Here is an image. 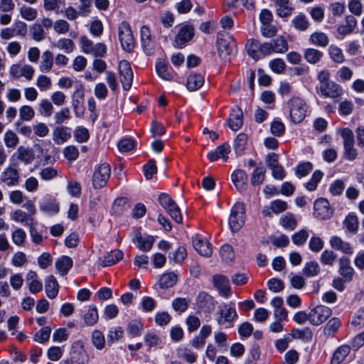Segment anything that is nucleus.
I'll use <instances>...</instances> for the list:
<instances>
[{
	"label": "nucleus",
	"instance_id": "nucleus-1",
	"mask_svg": "<svg viewBox=\"0 0 364 364\" xmlns=\"http://www.w3.org/2000/svg\"><path fill=\"white\" fill-rule=\"evenodd\" d=\"M217 44L218 55L223 60L229 61L236 54V43L233 37L229 34L220 33Z\"/></svg>",
	"mask_w": 364,
	"mask_h": 364
},
{
	"label": "nucleus",
	"instance_id": "nucleus-2",
	"mask_svg": "<svg viewBox=\"0 0 364 364\" xmlns=\"http://www.w3.org/2000/svg\"><path fill=\"white\" fill-rule=\"evenodd\" d=\"M288 105L291 120L296 124L302 122L307 112V106L304 100L299 97H293L289 101Z\"/></svg>",
	"mask_w": 364,
	"mask_h": 364
},
{
	"label": "nucleus",
	"instance_id": "nucleus-3",
	"mask_svg": "<svg viewBox=\"0 0 364 364\" xmlns=\"http://www.w3.org/2000/svg\"><path fill=\"white\" fill-rule=\"evenodd\" d=\"M216 314L218 324L220 326H225L226 328L232 327L234 321L237 318L235 308L227 304L219 306Z\"/></svg>",
	"mask_w": 364,
	"mask_h": 364
},
{
	"label": "nucleus",
	"instance_id": "nucleus-4",
	"mask_svg": "<svg viewBox=\"0 0 364 364\" xmlns=\"http://www.w3.org/2000/svg\"><path fill=\"white\" fill-rule=\"evenodd\" d=\"M118 36L122 48L130 53L135 46V41L130 25L126 22H122L118 26Z\"/></svg>",
	"mask_w": 364,
	"mask_h": 364
},
{
	"label": "nucleus",
	"instance_id": "nucleus-5",
	"mask_svg": "<svg viewBox=\"0 0 364 364\" xmlns=\"http://www.w3.org/2000/svg\"><path fill=\"white\" fill-rule=\"evenodd\" d=\"M245 205L237 202L232 208L229 218V225L232 232H238L245 223Z\"/></svg>",
	"mask_w": 364,
	"mask_h": 364
},
{
	"label": "nucleus",
	"instance_id": "nucleus-6",
	"mask_svg": "<svg viewBox=\"0 0 364 364\" xmlns=\"http://www.w3.org/2000/svg\"><path fill=\"white\" fill-rule=\"evenodd\" d=\"M159 202L176 223H182L183 218L180 208L168 194L161 193L159 196Z\"/></svg>",
	"mask_w": 364,
	"mask_h": 364
},
{
	"label": "nucleus",
	"instance_id": "nucleus-7",
	"mask_svg": "<svg viewBox=\"0 0 364 364\" xmlns=\"http://www.w3.org/2000/svg\"><path fill=\"white\" fill-rule=\"evenodd\" d=\"M82 51L85 54H91L95 57H103L107 52L106 46L101 43L94 44L92 41L86 36L80 38Z\"/></svg>",
	"mask_w": 364,
	"mask_h": 364
},
{
	"label": "nucleus",
	"instance_id": "nucleus-8",
	"mask_svg": "<svg viewBox=\"0 0 364 364\" xmlns=\"http://www.w3.org/2000/svg\"><path fill=\"white\" fill-rule=\"evenodd\" d=\"M309 323L314 326H319L325 322L332 314L330 308L318 305L310 311Z\"/></svg>",
	"mask_w": 364,
	"mask_h": 364
},
{
	"label": "nucleus",
	"instance_id": "nucleus-9",
	"mask_svg": "<svg viewBox=\"0 0 364 364\" xmlns=\"http://www.w3.org/2000/svg\"><path fill=\"white\" fill-rule=\"evenodd\" d=\"M110 166L107 164H101L94 172L92 185L95 188H101L106 186L110 176Z\"/></svg>",
	"mask_w": 364,
	"mask_h": 364
},
{
	"label": "nucleus",
	"instance_id": "nucleus-10",
	"mask_svg": "<svg viewBox=\"0 0 364 364\" xmlns=\"http://www.w3.org/2000/svg\"><path fill=\"white\" fill-rule=\"evenodd\" d=\"M34 68L28 64L21 65L19 63H16L11 65L9 68V75L14 79H19L23 77L27 80H31L34 75Z\"/></svg>",
	"mask_w": 364,
	"mask_h": 364
},
{
	"label": "nucleus",
	"instance_id": "nucleus-11",
	"mask_svg": "<svg viewBox=\"0 0 364 364\" xmlns=\"http://www.w3.org/2000/svg\"><path fill=\"white\" fill-rule=\"evenodd\" d=\"M317 90L321 96L334 100L340 98L343 92L342 87L334 81L318 86Z\"/></svg>",
	"mask_w": 364,
	"mask_h": 364
},
{
	"label": "nucleus",
	"instance_id": "nucleus-12",
	"mask_svg": "<svg viewBox=\"0 0 364 364\" xmlns=\"http://www.w3.org/2000/svg\"><path fill=\"white\" fill-rule=\"evenodd\" d=\"M1 181L7 186H15L19 183V171L16 164H10L1 174Z\"/></svg>",
	"mask_w": 364,
	"mask_h": 364
},
{
	"label": "nucleus",
	"instance_id": "nucleus-13",
	"mask_svg": "<svg viewBox=\"0 0 364 364\" xmlns=\"http://www.w3.org/2000/svg\"><path fill=\"white\" fill-rule=\"evenodd\" d=\"M119 74L124 90H129L133 80V73L128 61L121 60L119 62Z\"/></svg>",
	"mask_w": 364,
	"mask_h": 364
},
{
	"label": "nucleus",
	"instance_id": "nucleus-14",
	"mask_svg": "<svg viewBox=\"0 0 364 364\" xmlns=\"http://www.w3.org/2000/svg\"><path fill=\"white\" fill-rule=\"evenodd\" d=\"M71 360L76 364H86L89 362V355L84 348L82 342L77 341L72 345Z\"/></svg>",
	"mask_w": 364,
	"mask_h": 364
},
{
	"label": "nucleus",
	"instance_id": "nucleus-15",
	"mask_svg": "<svg viewBox=\"0 0 364 364\" xmlns=\"http://www.w3.org/2000/svg\"><path fill=\"white\" fill-rule=\"evenodd\" d=\"M192 242L194 249L201 256L209 257L213 253L210 243L203 237L195 235L192 237Z\"/></svg>",
	"mask_w": 364,
	"mask_h": 364
},
{
	"label": "nucleus",
	"instance_id": "nucleus-16",
	"mask_svg": "<svg viewBox=\"0 0 364 364\" xmlns=\"http://www.w3.org/2000/svg\"><path fill=\"white\" fill-rule=\"evenodd\" d=\"M333 215V210L329 202L325 198H319L314 203V215L320 220L329 219Z\"/></svg>",
	"mask_w": 364,
	"mask_h": 364
},
{
	"label": "nucleus",
	"instance_id": "nucleus-17",
	"mask_svg": "<svg viewBox=\"0 0 364 364\" xmlns=\"http://www.w3.org/2000/svg\"><path fill=\"white\" fill-rule=\"evenodd\" d=\"M194 36V28L191 25H183L181 27L174 40V46L181 48Z\"/></svg>",
	"mask_w": 364,
	"mask_h": 364
},
{
	"label": "nucleus",
	"instance_id": "nucleus-18",
	"mask_svg": "<svg viewBox=\"0 0 364 364\" xmlns=\"http://www.w3.org/2000/svg\"><path fill=\"white\" fill-rule=\"evenodd\" d=\"M213 284L220 296L228 298L231 294L229 279L223 274H215L213 277Z\"/></svg>",
	"mask_w": 364,
	"mask_h": 364
},
{
	"label": "nucleus",
	"instance_id": "nucleus-19",
	"mask_svg": "<svg viewBox=\"0 0 364 364\" xmlns=\"http://www.w3.org/2000/svg\"><path fill=\"white\" fill-rule=\"evenodd\" d=\"M196 305L199 309L210 313L215 308V302L213 298L206 292H200L196 299Z\"/></svg>",
	"mask_w": 364,
	"mask_h": 364
},
{
	"label": "nucleus",
	"instance_id": "nucleus-20",
	"mask_svg": "<svg viewBox=\"0 0 364 364\" xmlns=\"http://www.w3.org/2000/svg\"><path fill=\"white\" fill-rule=\"evenodd\" d=\"M27 32L26 25L25 23H20L17 26V29L11 27H6L1 30L0 38L1 40L7 41L14 36H24Z\"/></svg>",
	"mask_w": 364,
	"mask_h": 364
},
{
	"label": "nucleus",
	"instance_id": "nucleus-21",
	"mask_svg": "<svg viewBox=\"0 0 364 364\" xmlns=\"http://www.w3.org/2000/svg\"><path fill=\"white\" fill-rule=\"evenodd\" d=\"M231 179L235 186L239 191H244L247 187V175L241 170L237 169L233 171Z\"/></svg>",
	"mask_w": 364,
	"mask_h": 364
},
{
	"label": "nucleus",
	"instance_id": "nucleus-22",
	"mask_svg": "<svg viewBox=\"0 0 364 364\" xmlns=\"http://www.w3.org/2000/svg\"><path fill=\"white\" fill-rule=\"evenodd\" d=\"M134 243H136L137 247L144 252L149 251L154 244V239L152 236L143 237L140 232H136L132 239Z\"/></svg>",
	"mask_w": 364,
	"mask_h": 364
},
{
	"label": "nucleus",
	"instance_id": "nucleus-23",
	"mask_svg": "<svg viewBox=\"0 0 364 364\" xmlns=\"http://www.w3.org/2000/svg\"><path fill=\"white\" fill-rule=\"evenodd\" d=\"M329 242L331 247L336 250H339L345 254L349 255H351L353 252V249L350 244L343 241L340 237H331Z\"/></svg>",
	"mask_w": 364,
	"mask_h": 364
},
{
	"label": "nucleus",
	"instance_id": "nucleus-24",
	"mask_svg": "<svg viewBox=\"0 0 364 364\" xmlns=\"http://www.w3.org/2000/svg\"><path fill=\"white\" fill-rule=\"evenodd\" d=\"M71 137L70 129L67 127H57L53 132V139L57 144H62Z\"/></svg>",
	"mask_w": 364,
	"mask_h": 364
},
{
	"label": "nucleus",
	"instance_id": "nucleus-25",
	"mask_svg": "<svg viewBox=\"0 0 364 364\" xmlns=\"http://www.w3.org/2000/svg\"><path fill=\"white\" fill-rule=\"evenodd\" d=\"M59 285L53 275L48 276L45 279V290L48 298L53 299L58 294Z\"/></svg>",
	"mask_w": 364,
	"mask_h": 364
},
{
	"label": "nucleus",
	"instance_id": "nucleus-26",
	"mask_svg": "<svg viewBox=\"0 0 364 364\" xmlns=\"http://www.w3.org/2000/svg\"><path fill=\"white\" fill-rule=\"evenodd\" d=\"M26 281L31 293L36 294L43 289L42 283L38 279L36 272L31 270L29 271L27 273Z\"/></svg>",
	"mask_w": 364,
	"mask_h": 364
},
{
	"label": "nucleus",
	"instance_id": "nucleus-27",
	"mask_svg": "<svg viewBox=\"0 0 364 364\" xmlns=\"http://www.w3.org/2000/svg\"><path fill=\"white\" fill-rule=\"evenodd\" d=\"M84 100V91L80 87H78L73 95L72 105L77 116L83 113L82 103Z\"/></svg>",
	"mask_w": 364,
	"mask_h": 364
},
{
	"label": "nucleus",
	"instance_id": "nucleus-28",
	"mask_svg": "<svg viewBox=\"0 0 364 364\" xmlns=\"http://www.w3.org/2000/svg\"><path fill=\"white\" fill-rule=\"evenodd\" d=\"M350 263V259L346 257H342L339 259V272L345 278L346 282L350 281L354 273Z\"/></svg>",
	"mask_w": 364,
	"mask_h": 364
},
{
	"label": "nucleus",
	"instance_id": "nucleus-29",
	"mask_svg": "<svg viewBox=\"0 0 364 364\" xmlns=\"http://www.w3.org/2000/svg\"><path fill=\"white\" fill-rule=\"evenodd\" d=\"M341 323L338 318H331L323 326V333L326 338L333 337L341 327Z\"/></svg>",
	"mask_w": 364,
	"mask_h": 364
},
{
	"label": "nucleus",
	"instance_id": "nucleus-30",
	"mask_svg": "<svg viewBox=\"0 0 364 364\" xmlns=\"http://www.w3.org/2000/svg\"><path fill=\"white\" fill-rule=\"evenodd\" d=\"M204 84V77L198 73L189 75L186 82V87L190 91H196L200 88Z\"/></svg>",
	"mask_w": 364,
	"mask_h": 364
},
{
	"label": "nucleus",
	"instance_id": "nucleus-31",
	"mask_svg": "<svg viewBox=\"0 0 364 364\" xmlns=\"http://www.w3.org/2000/svg\"><path fill=\"white\" fill-rule=\"evenodd\" d=\"M309 42L314 46L325 48L329 43V38L323 32L316 31L311 34Z\"/></svg>",
	"mask_w": 364,
	"mask_h": 364
},
{
	"label": "nucleus",
	"instance_id": "nucleus-32",
	"mask_svg": "<svg viewBox=\"0 0 364 364\" xmlns=\"http://www.w3.org/2000/svg\"><path fill=\"white\" fill-rule=\"evenodd\" d=\"M246 50L248 55L255 60L261 58V43L255 39H250L246 43Z\"/></svg>",
	"mask_w": 364,
	"mask_h": 364
},
{
	"label": "nucleus",
	"instance_id": "nucleus-33",
	"mask_svg": "<svg viewBox=\"0 0 364 364\" xmlns=\"http://www.w3.org/2000/svg\"><path fill=\"white\" fill-rule=\"evenodd\" d=\"M53 65V55L50 50L43 53L41 60L39 65V70L41 73H48Z\"/></svg>",
	"mask_w": 364,
	"mask_h": 364
},
{
	"label": "nucleus",
	"instance_id": "nucleus-34",
	"mask_svg": "<svg viewBox=\"0 0 364 364\" xmlns=\"http://www.w3.org/2000/svg\"><path fill=\"white\" fill-rule=\"evenodd\" d=\"M129 208V204L127 198H117L112 204L111 212L115 215H121Z\"/></svg>",
	"mask_w": 364,
	"mask_h": 364
},
{
	"label": "nucleus",
	"instance_id": "nucleus-35",
	"mask_svg": "<svg viewBox=\"0 0 364 364\" xmlns=\"http://www.w3.org/2000/svg\"><path fill=\"white\" fill-rule=\"evenodd\" d=\"M122 251L119 250H112L105 256L103 260L101 261L100 264L103 267H109L122 259Z\"/></svg>",
	"mask_w": 364,
	"mask_h": 364
},
{
	"label": "nucleus",
	"instance_id": "nucleus-36",
	"mask_svg": "<svg viewBox=\"0 0 364 364\" xmlns=\"http://www.w3.org/2000/svg\"><path fill=\"white\" fill-rule=\"evenodd\" d=\"M323 55V52L313 48H306L304 51V58L310 64L318 63Z\"/></svg>",
	"mask_w": 364,
	"mask_h": 364
},
{
	"label": "nucleus",
	"instance_id": "nucleus-37",
	"mask_svg": "<svg viewBox=\"0 0 364 364\" xmlns=\"http://www.w3.org/2000/svg\"><path fill=\"white\" fill-rule=\"evenodd\" d=\"M73 266V260L68 256H63L55 262V267L61 276L67 274Z\"/></svg>",
	"mask_w": 364,
	"mask_h": 364
},
{
	"label": "nucleus",
	"instance_id": "nucleus-38",
	"mask_svg": "<svg viewBox=\"0 0 364 364\" xmlns=\"http://www.w3.org/2000/svg\"><path fill=\"white\" fill-rule=\"evenodd\" d=\"M269 43H271L273 52L276 53H284L289 48L287 41L283 36H278L271 40Z\"/></svg>",
	"mask_w": 364,
	"mask_h": 364
},
{
	"label": "nucleus",
	"instance_id": "nucleus-39",
	"mask_svg": "<svg viewBox=\"0 0 364 364\" xmlns=\"http://www.w3.org/2000/svg\"><path fill=\"white\" fill-rule=\"evenodd\" d=\"M328 53L332 61L341 64L345 62V55L339 47L336 45H331L328 48Z\"/></svg>",
	"mask_w": 364,
	"mask_h": 364
},
{
	"label": "nucleus",
	"instance_id": "nucleus-40",
	"mask_svg": "<svg viewBox=\"0 0 364 364\" xmlns=\"http://www.w3.org/2000/svg\"><path fill=\"white\" fill-rule=\"evenodd\" d=\"M177 275L173 272H168L161 276L159 284L161 289H168L172 287L176 283Z\"/></svg>",
	"mask_w": 364,
	"mask_h": 364
},
{
	"label": "nucleus",
	"instance_id": "nucleus-41",
	"mask_svg": "<svg viewBox=\"0 0 364 364\" xmlns=\"http://www.w3.org/2000/svg\"><path fill=\"white\" fill-rule=\"evenodd\" d=\"M17 158L26 164L31 163L34 159V154L31 149L19 146L16 152Z\"/></svg>",
	"mask_w": 364,
	"mask_h": 364
},
{
	"label": "nucleus",
	"instance_id": "nucleus-42",
	"mask_svg": "<svg viewBox=\"0 0 364 364\" xmlns=\"http://www.w3.org/2000/svg\"><path fill=\"white\" fill-rule=\"evenodd\" d=\"M350 353L348 346H342L336 349L331 360V364H340Z\"/></svg>",
	"mask_w": 364,
	"mask_h": 364
},
{
	"label": "nucleus",
	"instance_id": "nucleus-43",
	"mask_svg": "<svg viewBox=\"0 0 364 364\" xmlns=\"http://www.w3.org/2000/svg\"><path fill=\"white\" fill-rule=\"evenodd\" d=\"M277 14L281 17H287L291 15L292 8L289 4V0H275Z\"/></svg>",
	"mask_w": 364,
	"mask_h": 364
},
{
	"label": "nucleus",
	"instance_id": "nucleus-44",
	"mask_svg": "<svg viewBox=\"0 0 364 364\" xmlns=\"http://www.w3.org/2000/svg\"><path fill=\"white\" fill-rule=\"evenodd\" d=\"M266 169L264 166H257L253 171L250 182L252 186H259L262 184L265 178Z\"/></svg>",
	"mask_w": 364,
	"mask_h": 364
},
{
	"label": "nucleus",
	"instance_id": "nucleus-45",
	"mask_svg": "<svg viewBox=\"0 0 364 364\" xmlns=\"http://www.w3.org/2000/svg\"><path fill=\"white\" fill-rule=\"evenodd\" d=\"M53 111V106L51 102L47 99L41 100L38 105V112L40 115L44 117L51 116Z\"/></svg>",
	"mask_w": 364,
	"mask_h": 364
},
{
	"label": "nucleus",
	"instance_id": "nucleus-46",
	"mask_svg": "<svg viewBox=\"0 0 364 364\" xmlns=\"http://www.w3.org/2000/svg\"><path fill=\"white\" fill-rule=\"evenodd\" d=\"M13 220L23 224L24 225H30L33 223V219L26 213L21 210H16L11 215Z\"/></svg>",
	"mask_w": 364,
	"mask_h": 364
},
{
	"label": "nucleus",
	"instance_id": "nucleus-47",
	"mask_svg": "<svg viewBox=\"0 0 364 364\" xmlns=\"http://www.w3.org/2000/svg\"><path fill=\"white\" fill-rule=\"evenodd\" d=\"M292 24L296 30L304 31L309 27V21L303 14L296 16L292 20Z\"/></svg>",
	"mask_w": 364,
	"mask_h": 364
},
{
	"label": "nucleus",
	"instance_id": "nucleus-48",
	"mask_svg": "<svg viewBox=\"0 0 364 364\" xmlns=\"http://www.w3.org/2000/svg\"><path fill=\"white\" fill-rule=\"evenodd\" d=\"M98 312L95 305H91L88 311L84 315V321L87 326H93L98 321Z\"/></svg>",
	"mask_w": 364,
	"mask_h": 364
},
{
	"label": "nucleus",
	"instance_id": "nucleus-49",
	"mask_svg": "<svg viewBox=\"0 0 364 364\" xmlns=\"http://www.w3.org/2000/svg\"><path fill=\"white\" fill-rule=\"evenodd\" d=\"M186 257V249L183 246L178 247L175 252L168 256L169 261L176 264H181Z\"/></svg>",
	"mask_w": 364,
	"mask_h": 364
},
{
	"label": "nucleus",
	"instance_id": "nucleus-50",
	"mask_svg": "<svg viewBox=\"0 0 364 364\" xmlns=\"http://www.w3.org/2000/svg\"><path fill=\"white\" fill-rule=\"evenodd\" d=\"M343 224L348 231L353 233L356 232L359 226L358 216L353 213L348 215L343 221Z\"/></svg>",
	"mask_w": 364,
	"mask_h": 364
},
{
	"label": "nucleus",
	"instance_id": "nucleus-51",
	"mask_svg": "<svg viewBox=\"0 0 364 364\" xmlns=\"http://www.w3.org/2000/svg\"><path fill=\"white\" fill-rule=\"evenodd\" d=\"M319 272L320 267L315 261L306 263L303 269V274L307 277H315L318 275Z\"/></svg>",
	"mask_w": 364,
	"mask_h": 364
},
{
	"label": "nucleus",
	"instance_id": "nucleus-52",
	"mask_svg": "<svg viewBox=\"0 0 364 364\" xmlns=\"http://www.w3.org/2000/svg\"><path fill=\"white\" fill-rule=\"evenodd\" d=\"M242 112L238 110L235 114H231L228 119V126L233 131H237L242 125Z\"/></svg>",
	"mask_w": 364,
	"mask_h": 364
},
{
	"label": "nucleus",
	"instance_id": "nucleus-53",
	"mask_svg": "<svg viewBox=\"0 0 364 364\" xmlns=\"http://www.w3.org/2000/svg\"><path fill=\"white\" fill-rule=\"evenodd\" d=\"M220 255L222 260L226 263L231 262L235 259L233 248L228 244H225L222 246Z\"/></svg>",
	"mask_w": 364,
	"mask_h": 364
},
{
	"label": "nucleus",
	"instance_id": "nucleus-54",
	"mask_svg": "<svg viewBox=\"0 0 364 364\" xmlns=\"http://www.w3.org/2000/svg\"><path fill=\"white\" fill-rule=\"evenodd\" d=\"M271 70L277 74L283 73L287 68L286 63L282 58H275L269 62Z\"/></svg>",
	"mask_w": 364,
	"mask_h": 364
},
{
	"label": "nucleus",
	"instance_id": "nucleus-55",
	"mask_svg": "<svg viewBox=\"0 0 364 364\" xmlns=\"http://www.w3.org/2000/svg\"><path fill=\"white\" fill-rule=\"evenodd\" d=\"M40 210L46 213H57L59 207L51 200H44L40 202Z\"/></svg>",
	"mask_w": 364,
	"mask_h": 364
},
{
	"label": "nucleus",
	"instance_id": "nucleus-56",
	"mask_svg": "<svg viewBox=\"0 0 364 364\" xmlns=\"http://www.w3.org/2000/svg\"><path fill=\"white\" fill-rule=\"evenodd\" d=\"M51 333V328L49 326H45L36 332L33 339L35 341L43 343L48 341Z\"/></svg>",
	"mask_w": 364,
	"mask_h": 364
},
{
	"label": "nucleus",
	"instance_id": "nucleus-57",
	"mask_svg": "<svg viewBox=\"0 0 364 364\" xmlns=\"http://www.w3.org/2000/svg\"><path fill=\"white\" fill-rule=\"evenodd\" d=\"M336 258L337 255L333 250H326L321 253L320 261L324 265L333 266Z\"/></svg>",
	"mask_w": 364,
	"mask_h": 364
},
{
	"label": "nucleus",
	"instance_id": "nucleus-58",
	"mask_svg": "<svg viewBox=\"0 0 364 364\" xmlns=\"http://www.w3.org/2000/svg\"><path fill=\"white\" fill-rule=\"evenodd\" d=\"M21 16L28 21H33L38 16V11L36 9L23 6L20 9Z\"/></svg>",
	"mask_w": 364,
	"mask_h": 364
},
{
	"label": "nucleus",
	"instance_id": "nucleus-59",
	"mask_svg": "<svg viewBox=\"0 0 364 364\" xmlns=\"http://www.w3.org/2000/svg\"><path fill=\"white\" fill-rule=\"evenodd\" d=\"M177 355L189 363H193L196 360V355L191 350L186 348H178L177 349Z\"/></svg>",
	"mask_w": 364,
	"mask_h": 364
},
{
	"label": "nucleus",
	"instance_id": "nucleus-60",
	"mask_svg": "<svg viewBox=\"0 0 364 364\" xmlns=\"http://www.w3.org/2000/svg\"><path fill=\"white\" fill-rule=\"evenodd\" d=\"M4 141L7 148H14L18 143V138L14 132L9 130L5 132Z\"/></svg>",
	"mask_w": 364,
	"mask_h": 364
},
{
	"label": "nucleus",
	"instance_id": "nucleus-61",
	"mask_svg": "<svg viewBox=\"0 0 364 364\" xmlns=\"http://www.w3.org/2000/svg\"><path fill=\"white\" fill-rule=\"evenodd\" d=\"M190 300L186 298H176L172 301V307L176 311L184 312L187 310Z\"/></svg>",
	"mask_w": 364,
	"mask_h": 364
},
{
	"label": "nucleus",
	"instance_id": "nucleus-62",
	"mask_svg": "<svg viewBox=\"0 0 364 364\" xmlns=\"http://www.w3.org/2000/svg\"><path fill=\"white\" fill-rule=\"evenodd\" d=\"M323 177V173L320 171H316L309 182H307L305 185L306 189L309 191H314L319 181L321 180Z\"/></svg>",
	"mask_w": 364,
	"mask_h": 364
},
{
	"label": "nucleus",
	"instance_id": "nucleus-63",
	"mask_svg": "<svg viewBox=\"0 0 364 364\" xmlns=\"http://www.w3.org/2000/svg\"><path fill=\"white\" fill-rule=\"evenodd\" d=\"M281 225L286 229L293 230L296 226V221L293 215L287 213L280 218Z\"/></svg>",
	"mask_w": 364,
	"mask_h": 364
},
{
	"label": "nucleus",
	"instance_id": "nucleus-64",
	"mask_svg": "<svg viewBox=\"0 0 364 364\" xmlns=\"http://www.w3.org/2000/svg\"><path fill=\"white\" fill-rule=\"evenodd\" d=\"M350 324L355 330L360 329L364 326V309L358 311L353 317Z\"/></svg>",
	"mask_w": 364,
	"mask_h": 364
}]
</instances>
